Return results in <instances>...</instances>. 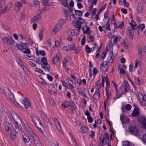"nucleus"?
<instances>
[{
  "instance_id": "f257e3e1",
  "label": "nucleus",
  "mask_w": 146,
  "mask_h": 146,
  "mask_svg": "<svg viewBox=\"0 0 146 146\" xmlns=\"http://www.w3.org/2000/svg\"><path fill=\"white\" fill-rule=\"evenodd\" d=\"M78 19L79 20H77L74 23V25L76 28L80 29V28L81 27L82 25H83L84 26L86 25V22L84 19H82L81 17H79Z\"/></svg>"
},
{
  "instance_id": "f03ea898",
  "label": "nucleus",
  "mask_w": 146,
  "mask_h": 146,
  "mask_svg": "<svg viewBox=\"0 0 146 146\" xmlns=\"http://www.w3.org/2000/svg\"><path fill=\"white\" fill-rule=\"evenodd\" d=\"M3 41L7 44L11 45H13L15 42L13 38L10 37H4L3 39Z\"/></svg>"
},
{
  "instance_id": "7ed1b4c3",
  "label": "nucleus",
  "mask_w": 146,
  "mask_h": 146,
  "mask_svg": "<svg viewBox=\"0 0 146 146\" xmlns=\"http://www.w3.org/2000/svg\"><path fill=\"white\" fill-rule=\"evenodd\" d=\"M138 97L141 104L143 106L145 105L146 102V95L143 96L141 93L139 92L138 94Z\"/></svg>"
},
{
  "instance_id": "20e7f679",
  "label": "nucleus",
  "mask_w": 146,
  "mask_h": 146,
  "mask_svg": "<svg viewBox=\"0 0 146 146\" xmlns=\"http://www.w3.org/2000/svg\"><path fill=\"white\" fill-rule=\"evenodd\" d=\"M109 62L107 61L103 62L101 64L100 66V70L103 72L107 71L108 67Z\"/></svg>"
},
{
  "instance_id": "39448f33",
  "label": "nucleus",
  "mask_w": 146,
  "mask_h": 146,
  "mask_svg": "<svg viewBox=\"0 0 146 146\" xmlns=\"http://www.w3.org/2000/svg\"><path fill=\"white\" fill-rule=\"evenodd\" d=\"M138 121L143 125V127H146V117L142 116L141 117H138Z\"/></svg>"
},
{
  "instance_id": "423d86ee",
  "label": "nucleus",
  "mask_w": 146,
  "mask_h": 146,
  "mask_svg": "<svg viewBox=\"0 0 146 146\" xmlns=\"http://www.w3.org/2000/svg\"><path fill=\"white\" fill-rule=\"evenodd\" d=\"M23 5L22 3L20 2H17L14 4V9L15 11L18 13L20 11Z\"/></svg>"
},
{
  "instance_id": "0eeeda50",
  "label": "nucleus",
  "mask_w": 146,
  "mask_h": 146,
  "mask_svg": "<svg viewBox=\"0 0 146 146\" xmlns=\"http://www.w3.org/2000/svg\"><path fill=\"white\" fill-rule=\"evenodd\" d=\"M129 131L132 134L136 135L138 133V131L137 130V128L135 126H131L129 128Z\"/></svg>"
},
{
  "instance_id": "6e6552de",
  "label": "nucleus",
  "mask_w": 146,
  "mask_h": 146,
  "mask_svg": "<svg viewBox=\"0 0 146 146\" xmlns=\"http://www.w3.org/2000/svg\"><path fill=\"white\" fill-rule=\"evenodd\" d=\"M3 90L5 94L8 96L10 98H12L13 97V95L11 92L7 87H4L3 89Z\"/></svg>"
},
{
  "instance_id": "1a4fd4ad",
  "label": "nucleus",
  "mask_w": 146,
  "mask_h": 146,
  "mask_svg": "<svg viewBox=\"0 0 146 146\" xmlns=\"http://www.w3.org/2000/svg\"><path fill=\"white\" fill-rule=\"evenodd\" d=\"M23 102L26 108L28 109L30 107L31 104L27 98H25L23 100Z\"/></svg>"
},
{
  "instance_id": "9d476101",
  "label": "nucleus",
  "mask_w": 146,
  "mask_h": 146,
  "mask_svg": "<svg viewBox=\"0 0 146 146\" xmlns=\"http://www.w3.org/2000/svg\"><path fill=\"white\" fill-rule=\"evenodd\" d=\"M85 26V27H82V29L84 34H88L89 35L90 34L91 31L90 30L89 27L87 26L86 25Z\"/></svg>"
},
{
  "instance_id": "9b49d317",
  "label": "nucleus",
  "mask_w": 146,
  "mask_h": 146,
  "mask_svg": "<svg viewBox=\"0 0 146 146\" xmlns=\"http://www.w3.org/2000/svg\"><path fill=\"white\" fill-rule=\"evenodd\" d=\"M26 45L25 43H22L21 44H17L16 46L18 49L22 50L26 49L27 48Z\"/></svg>"
},
{
  "instance_id": "f8f14e48",
  "label": "nucleus",
  "mask_w": 146,
  "mask_h": 146,
  "mask_svg": "<svg viewBox=\"0 0 146 146\" xmlns=\"http://www.w3.org/2000/svg\"><path fill=\"white\" fill-rule=\"evenodd\" d=\"M140 113L139 108H135L132 113V115L133 117L138 116Z\"/></svg>"
},
{
  "instance_id": "ddd939ff",
  "label": "nucleus",
  "mask_w": 146,
  "mask_h": 146,
  "mask_svg": "<svg viewBox=\"0 0 146 146\" xmlns=\"http://www.w3.org/2000/svg\"><path fill=\"white\" fill-rule=\"evenodd\" d=\"M129 84L127 82L125 81L123 83V87L124 90L125 92H127L129 90Z\"/></svg>"
},
{
  "instance_id": "4468645a",
  "label": "nucleus",
  "mask_w": 146,
  "mask_h": 146,
  "mask_svg": "<svg viewBox=\"0 0 146 146\" xmlns=\"http://www.w3.org/2000/svg\"><path fill=\"white\" fill-rule=\"evenodd\" d=\"M127 33L129 36L130 37L131 39H132L134 35V32L133 31H131L130 27H128L127 29Z\"/></svg>"
},
{
  "instance_id": "2eb2a0df",
  "label": "nucleus",
  "mask_w": 146,
  "mask_h": 146,
  "mask_svg": "<svg viewBox=\"0 0 146 146\" xmlns=\"http://www.w3.org/2000/svg\"><path fill=\"white\" fill-rule=\"evenodd\" d=\"M94 98L96 100H98L100 98V94L98 90L95 91L93 96Z\"/></svg>"
},
{
  "instance_id": "dca6fc26",
  "label": "nucleus",
  "mask_w": 146,
  "mask_h": 146,
  "mask_svg": "<svg viewBox=\"0 0 146 146\" xmlns=\"http://www.w3.org/2000/svg\"><path fill=\"white\" fill-rule=\"evenodd\" d=\"M69 109L73 112L75 111L76 109V106H75V104L74 102L71 101L70 102L69 105Z\"/></svg>"
},
{
  "instance_id": "f3484780",
  "label": "nucleus",
  "mask_w": 146,
  "mask_h": 146,
  "mask_svg": "<svg viewBox=\"0 0 146 146\" xmlns=\"http://www.w3.org/2000/svg\"><path fill=\"white\" fill-rule=\"evenodd\" d=\"M107 17L108 21L106 24L107 26L106 29L110 30L111 29L110 27V24L109 23V21L110 20V17H108L107 14H105L104 15V18H106Z\"/></svg>"
},
{
  "instance_id": "a211bd4d",
  "label": "nucleus",
  "mask_w": 146,
  "mask_h": 146,
  "mask_svg": "<svg viewBox=\"0 0 146 146\" xmlns=\"http://www.w3.org/2000/svg\"><path fill=\"white\" fill-rule=\"evenodd\" d=\"M120 118L122 123H127L128 122L129 120L128 118L122 115H120Z\"/></svg>"
},
{
  "instance_id": "6ab92c4d",
  "label": "nucleus",
  "mask_w": 146,
  "mask_h": 146,
  "mask_svg": "<svg viewBox=\"0 0 146 146\" xmlns=\"http://www.w3.org/2000/svg\"><path fill=\"white\" fill-rule=\"evenodd\" d=\"M40 16L38 15H36V16L33 18L31 20V23H33L35 22L38 21L40 19Z\"/></svg>"
},
{
  "instance_id": "aec40b11",
  "label": "nucleus",
  "mask_w": 146,
  "mask_h": 146,
  "mask_svg": "<svg viewBox=\"0 0 146 146\" xmlns=\"http://www.w3.org/2000/svg\"><path fill=\"white\" fill-rule=\"evenodd\" d=\"M17 125L16 124L13 123L12 125V126L14 130L15 133H17L19 131V126L17 124Z\"/></svg>"
},
{
  "instance_id": "412c9836",
  "label": "nucleus",
  "mask_w": 146,
  "mask_h": 146,
  "mask_svg": "<svg viewBox=\"0 0 146 146\" xmlns=\"http://www.w3.org/2000/svg\"><path fill=\"white\" fill-rule=\"evenodd\" d=\"M13 5V3H9L8 4L6 5L5 8V10L8 12L9 11L12 7Z\"/></svg>"
},
{
  "instance_id": "4be33fe9",
  "label": "nucleus",
  "mask_w": 146,
  "mask_h": 146,
  "mask_svg": "<svg viewBox=\"0 0 146 146\" xmlns=\"http://www.w3.org/2000/svg\"><path fill=\"white\" fill-rule=\"evenodd\" d=\"M36 54L38 56L40 55L42 56H45V53L44 51L43 50H38V49H36Z\"/></svg>"
},
{
  "instance_id": "5701e85b",
  "label": "nucleus",
  "mask_w": 146,
  "mask_h": 146,
  "mask_svg": "<svg viewBox=\"0 0 146 146\" xmlns=\"http://www.w3.org/2000/svg\"><path fill=\"white\" fill-rule=\"evenodd\" d=\"M60 27L58 25H56L54 28L53 30L55 33H57L60 30Z\"/></svg>"
},
{
  "instance_id": "b1692460",
  "label": "nucleus",
  "mask_w": 146,
  "mask_h": 146,
  "mask_svg": "<svg viewBox=\"0 0 146 146\" xmlns=\"http://www.w3.org/2000/svg\"><path fill=\"white\" fill-rule=\"evenodd\" d=\"M113 55V53L112 52H110L108 58L109 59L111 62H113V60L114 56Z\"/></svg>"
},
{
  "instance_id": "393cba45",
  "label": "nucleus",
  "mask_w": 146,
  "mask_h": 146,
  "mask_svg": "<svg viewBox=\"0 0 146 146\" xmlns=\"http://www.w3.org/2000/svg\"><path fill=\"white\" fill-rule=\"evenodd\" d=\"M145 28V26L143 24H140L136 27L139 30L142 31Z\"/></svg>"
},
{
  "instance_id": "a878e982",
  "label": "nucleus",
  "mask_w": 146,
  "mask_h": 146,
  "mask_svg": "<svg viewBox=\"0 0 146 146\" xmlns=\"http://www.w3.org/2000/svg\"><path fill=\"white\" fill-rule=\"evenodd\" d=\"M85 50L86 53H89L92 50V48L89 47L88 45H86L85 47Z\"/></svg>"
},
{
  "instance_id": "bb28decb",
  "label": "nucleus",
  "mask_w": 146,
  "mask_h": 146,
  "mask_svg": "<svg viewBox=\"0 0 146 146\" xmlns=\"http://www.w3.org/2000/svg\"><path fill=\"white\" fill-rule=\"evenodd\" d=\"M96 88L98 90L101 88V85L99 80L97 81L96 83Z\"/></svg>"
},
{
  "instance_id": "cd10ccee",
  "label": "nucleus",
  "mask_w": 146,
  "mask_h": 146,
  "mask_svg": "<svg viewBox=\"0 0 146 146\" xmlns=\"http://www.w3.org/2000/svg\"><path fill=\"white\" fill-rule=\"evenodd\" d=\"M41 67L45 70H47L48 72L49 71L50 66L48 64L47 65H44L41 64Z\"/></svg>"
},
{
  "instance_id": "c85d7f7f",
  "label": "nucleus",
  "mask_w": 146,
  "mask_h": 146,
  "mask_svg": "<svg viewBox=\"0 0 146 146\" xmlns=\"http://www.w3.org/2000/svg\"><path fill=\"white\" fill-rule=\"evenodd\" d=\"M41 61L43 63V65H47L48 63H47L46 58V57H43Z\"/></svg>"
},
{
  "instance_id": "c756f323",
  "label": "nucleus",
  "mask_w": 146,
  "mask_h": 146,
  "mask_svg": "<svg viewBox=\"0 0 146 146\" xmlns=\"http://www.w3.org/2000/svg\"><path fill=\"white\" fill-rule=\"evenodd\" d=\"M61 105L62 106L64 107V108H65L69 106L70 104L68 102H64L63 103H62Z\"/></svg>"
},
{
  "instance_id": "7c9ffc66",
  "label": "nucleus",
  "mask_w": 146,
  "mask_h": 146,
  "mask_svg": "<svg viewBox=\"0 0 146 146\" xmlns=\"http://www.w3.org/2000/svg\"><path fill=\"white\" fill-rule=\"evenodd\" d=\"M75 14L77 15L82 16V15L83 13L81 11L75 10Z\"/></svg>"
},
{
  "instance_id": "2f4dec72",
  "label": "nucleus",
  "mask_w": 146,
  "mask_h": 146,
  "mask_svg": "<svg viewBox=\"0 0 146 146\" xmlns=\"http://www.w3.org/2000/svg\"><path fill=\"white\" fill-rule=\"evenodd\" d=\"M41 2L42 5L44 6H48L49 4L48 3V1L46 0H42Z\"/></svg>"
},
{
  "instance_id": "473e14b6",
  "label": "nucleus",
  "mask_w": 146,
  "mask_h": 146,
  "mask_svg": "<svg viewBox=\"0 0 146 146\" xmlns=\"http://www.w3.org/2000/svg\"><path fill=\"white\" fill-rule=\"evenodd\" d=\"M56 125L57 127V129L60 131V132L61 133L62 132L63 133L62 131L61 132V125L59 122L56 123Z\"/></svg>"
},
{
  "instance_id": "72a5a7b5",
  "label": "nucleus",
  "mask_w": 146,
  "mask_h": 146,
  "mask_svg": "<svg viewBox=\"0 0 146 146\" xmlns=\"http://www.w3.org/2000/svg\"><path fill=\"white\" fill-rule=\"evenodd\" d=\"M143 7L141 4H138L137 8V10L139 13H141L142 11Z\"/></svg>"
},
{
  "instance_id": "f704fd0d",
  "label": "nucleus",
  "mask_w": 146,
  "mask_h": 146,
  "mask_svg": "<svg viewBox=\"0 0 146 146\" xmlns=\"http://www.w3.org/2000/svg\"><path fill=\"white\" fill-rule=\"evenodd\" d=\"M23 138L25 142H28L30 140V139L29 137L26 135H24Z\"/></svg>"
},
{
  "instance_id": "c9c22d12",
  "label": "nucleus",
  "mask_w": 146,
  "mask_h": 146,
  "mask_svg": "<svg viewBox=\"0 0 146 146\" xmlns=\"http://www.w3.org/2000/svg\"><path fill=\"white\" fill-rule=\"evenodd\" d=\"M59 56L57 55L56 57H54L53 60V62L54 64L56 63L59 60Z\"/></svg>"
},
{
  "instance_id": "e433bc0d",
  "label": "nucleus",
  "mask_w": 146,
  "mask_h": 146,
  "mask_svg": "<svg viewBox=\"0 0 146 146\" xmlns=\"http://www.w3.org/2000/svg\"><path fill=\"white\" fill-rule=\"evenodd\" d=\"M20 76L23 81L25 83L27 82V79L25 78L24 76L22 73H20Z\"/></svg>"
},
{
  "instance_id": "4c0bfd02",
  "label": "nucleus",
  "mask_w": 146,
  "mask_h": 146,
  "mask_svg": "<svg viewBox=\"0 0 146 146\" xmlns=\"http://www.w3.org/2000/svg\"><path fill=\"white\" fill-rule=\"evenodd\" d=\"M138 55H139V57L141 58H142V49L140 48H138Z\"/></svg>"
},
{
  "instance_id": "58836bf2",
  "label": "nucleus",
  "mask_w": 146,
  "mask_h": 146,
  "mask_svg": "<svg viewBox=\"0 0 146 146\" xmlns=\"http://www.w3.org/2000/svg\"><path fill=\"white\" fill-rule=\"evenodd\" d=\"M75 48V45L72 44L69 46V49L70 50H74Z\"/></svg>"
},
{
  "instance_id": "ea45409f",
  "label": "nucleus",
  "mask_w": 146,
  "mask_h": 146,
  "mask_svg": "<svg viewBox=\"0 0 146 146\" xmlns=\"http://www.w3.org/2000/svg\"><path fill=\"white\" fill-rule=\"evenodd\" d=\"M30 135L33 137V140L35 141H36V140H37V138L35 134L33 132H31V133H30Z\"/></svg>"
},
{
  "instance_id": "a19ab883",
  "label": "nucleus",
  "mask_w": 146,
  "mask_h": 146,
  "mask_svg": "<svg viewBox=\"0 0 146 146\" xmlns=\"http://www.w3.org/2000/svg\"><path fill=\"white\" fill-rule=\"evenodd\" d=\"M39 3V1L38 0H35L33 1V4L32 5V6L34 7H35L37 5H38Z\"/></svg>"
},
{
  "instance_id": "79ce46f5",
  "label": "nucleus",
  "mask_w": 146,
  "mask_h": 146,
  "mask_svg": "<svg viewBox=\"0 0 146 146\" xmlns=\"http://www.w3.org/2000/svg\"><path fill=\"white\" fill-rule=\"evenodd\" d=\"M106 51L104 50L103 54H102V55L101 57V59H104L106 57Z\"/></svg>"
},
{
  "instance_id": "37998d69",
  "label": "nucleus",
  "mask_w": 146,
  "mask_h": 146,
  "mask_svg": "<svg viewBox=\"0 0 146 146\" xmlns=\"http://www.w3.org/2000/svg\"><path fill=\"white\" fill-rule=\"evenodd\" d=\"M120 65L118 67V69L120 70V74L121 73L123 74H125V70L122 68H120Z\"/></svg>"
},
{
  "instance_id": "c03bdc74",
  "label": "nucleus",
  "mask_w": 146,
  "mask_h": 146,
  "mask_svg": "<svg viewBox=\"0 0 146 146\" xmlns=\"http://www.w3.org/2000/svg\"><path fill=\"white\" fill-rule=\"evenodd\" d=\"M127 110L129 111L131 110L132 108V106L130 104H127L125 106Z\"/></svg>"
},
{
  "instance_id": "a18cd8bd",
  "label": "nucleus",
  "mask_w": 146,
  "mask_h": 146,
  "mask_svg": "<svg viewBox=\"0 0 146 146\" xmlns=\"http://www.w3.org/2000/svg\"><path fill=\"white\" fill-rule=\"evenodd\" d=\"M5 129L8 132H11V127L8 125H6L5 126Z\"/></svg>"
},
{
  "instance_id": "49530a36",
  "label": "nucleus",
  "mask_w": 146,
  "mask_h": 146,
  "mask_svg": "<svg viewBox=\"0 0 146 146\" xmlns=\"http://www.w3.org/2000/svg\"><path fill=\"white\" fill-rule=\"evenodd\" d=\"M123 146H131L129 142L128 141H125L123 143Z\"/></svg>"
},
{
  "instance_id": "de8ad7c7",
  "label": "nucleus",
  "mask_w": 146,
  "mask_h": 146,
  "mask_svg": "<svg viewBox=\"0 0 146 146\" xmlns=\"http://www.w3.org/2000/svg\"><path fill=\"white\" fill-rule=\"evenodd\" d=\"M142 139L144 143H146V133L143 135Z\"/></svg>"
},
{
  "instance_id": "09e8293b",
  "label": "nucleus",
  "mask_w": 146,
  "mask_h": 146,
  "mask_svg": "<svg viewBox=\"0 0 146 146\" xmlns=\"http://www.w3.org/2000/svg\"><path fill=\"white\" fill-rule=\"evenodd\" d=\"M81 129L84 132H87L88 130V129L85 127H82Z\"/></svg>"
},
{
  "instance_id": "8fccbe9b",
  "label": "nucleus",
  "mask_w": 146,
  "mask_h": 146,
  "mask_svg": "<svg viewBox=\"0 0 146 146\" xmlns=\"http://www.w3.org/2000/svg\"><path fill=\"white\" fill-rule=\"evenodd\" d=\"M124 23L123 21H122L119 25L116 27V28H119L120 29H122L124 26Z\"/></svg>"
},
{
  "instance_id": "3c124183",
  "label": "nucleus",
  "mask_w": 146,
  "mask_h": 146,
  "mask_svg": "<svg viewBox=\"0 0 146 146\" xmlns=\"http://www.w3.org/2000/svg\"><path fill=\"white\" fill-rule=\"evenodd\" d=\"M17 133H13V132H11V138L12 139H14L15 138L16 135Z\"/></svg>"
},
{
  "instance_id": "603ef678",
  "label": "nucleus",
  "mask_w": 146,
  "mask_h": 146,
  "mask_svg": "<svg viewBox=\"0 0 146 146\" xmlns=\"http://www.w3.org/2000/svg\"><path fill=\"white\" fill-rule=\"evenodd\" d=\"M135 82L138 84L139 85H140L141 84V82L139 80L138 78H135Z\"/></svg>"
},
{
  "instance_id": "864d4df0",
  "label": "nucleus",
  "mask_w": 146,
  "mask_h": 146,
  "mask_svg": "<svg viewBox=\"0 0 146 146\" xmlns=\"http://www.w3.org/2000/svg\"><path fill=\"white\" fill-rule=\"evenodd\" d=\"M36 70H35L36 71L41 73L43 74H45V73H44V72L42 70L38 69L37 68H36Z\"/></svg>"
},
{
  "instance_id": "5fc2aeb1",
  "label": "nucleus",
  "mask_w": 146,
  "mask_h": 146,
  "mask_svg": "<svg viewBox=\"0 0 146 146\" xmlns=\"http://www.w3.org/2000/svg\"><path fill=\"white\" fill-rule=\"evenodd\" d=\"M23 52L27 54H30L31 53V51L30 49L28 48L26 49L25 50L23 51Z\"/></svg>"
},
{
  "instance_id": "6e6d98bb",
  "label": "nucleus",
  "mask_w": 146,
  "mask_h": 146,
  "mask_svg": "<svg viewBox=\"0 0 146 146\" xmlns=\"http://www.w3.org/2000/svg\"><path fill=\"white\" fill-rule=\"evenodd\" d=\"M85 36H84L83 37L81 41V44L82 45H83L85 43Z\"/></svg>"
},
{
  "instance_id": "4d7b16f0",
  "label": "nucleus",
  "mask_w": 146,
  "mask_h": 146,
  "mask_svg": "<svg viewBox=\"0 0 146 146\" xmlns=\"http://www.w3.org/2000/svg\"><path fill=\"white\" fill-rule=\"evenodd\" d=\"M120 37L119 38V37L117 36H116L114 39L113 42L115 44H116L117 42L118 41V40H120Z\"/></svg>"
},
{
  "instance_id": "13d9d810",
  "label": "nucleus",
  "mask_w": 146,
  "mask_h": 146,
  "mask_svg": "<svg viewBox=\"0 0 146 146\" xmlns=\"http://www.w3.org/2000/svg\"><path fill=\"white\" fill-rule=\"evenodd\" d=\"M5 4V0H2L0 2V7H1Z\"/></svg>"
},
{
  "instance_id": "bf43d9fd",
  "label": "nucleus",
  "mask_w": 146,
  "mask_h": 146,
  "mask_svg": "<svg viewBox=\"0 0 146 146\" xmlns=\"http://www.w3.org/2000/svg\"><path fill=\"white\" fill-rule=\"evenodd\" d=\"M88 121L90 123H92L93 121V118L90 116L88 117Z\"/></svg>"
},
{
  "instance_id": "052dcab7",
  "label": "nucleus",
  "mask_w": 146,
  "mask_h": 146,
  "mask_svg": "<svg viewBox=\"0 0 146 146\" xmlns=\"http://www.w3.org/2000/svg\"><path fill=\"white\" fill-rule=\"evenodd\" d=\"M47 77L48 80L50 81H52L53 80V78L49 74H48L47 75Z\"/></svg>"
},
{
  "instance_id": "680f3d73",
  "label": "nucleus",
  "mask_w": 146,
  "mask_h": 146,
  "mask_svg": "<svg viewBox=\"0 0 146 146\" xmlns=\"http://www.w3.org/2000/svg\"><path fill=\"white\" fill-rule=\"evenodd\" d=\"M97 72L98 70L97 69L95 68H94L93 70V75H96Z\"/></svg>"
},
{
  "instance_id": "e2e57ef3",
  "label": "nucleus",
  "mask_w": 146,
  "mask_h": 146,
  "mask_svg": "<svg viewBox=\"0 0 146 146\" xmlns=\"http://www.w3.org/2000/svg\"><path fill=\"white\" fill-rule=\"evenodd\" d=\"M68 82L69 83L70 85H72V84H76V83L72 81V80H70V79H68Z\"/></svg>"
},
{
  "instance_id": "0e129e2a",
  "label": "nucleus",
  "mask_w": 146,
  "mask_h": 146,
  "mask_svg": "<svg viewBox=\"0 0 146 146\" xmlns=\"http://www.w3.org/2000/svg\"><path fill=\"white\" fill-rule=\"evenodd\" d=\"M47 43L48 47H50L51 46V43L50 39L47 40Z\"/></svg>"
},
{
  "instance_id": "69168bd1",
  "label": "nucleus",
  "mask_w": 146,
  "mask_h": 146,
  "mask_svg": "<svg viewBox=\"0 0 146 146\" xmlns=\"http://www.w3.org/2000/svg\"><path fill=\"white\" fill-rule=\"evenodd\" d=\"M89 35L90 36L89 37V38L90 39V42L94 40V37L93 36L90 35V34Z\"/></svg>"
},
{
  "instance_id": "338daca9",
  "label": "nucleus",
  "mask_w": 146,
  "mask_h": 146,
  "mask_svg": "<svg viewBox=\"0 0 146 146\" xmlns=\"http://www.w3.org/2000/svg\"><path fill=\"white\" fill-rule=\"evenodd\" d=\"M62 83L63 86H64V87H65L66 88H68V86L66 82L62 81Z\"/></svg>"
},
{
  "instance_id": "774afa93",
  "label": "nucleus",
  "mask_w": 146,
  "mask_h": 146,
  "mask_svg": "<svg viewBox=\"0 0 146 146\" xmlns=\"http://www.w3.org/2000/svg\"><path fill=\"white\" fill-rule=\"evenodd\" d=\"M121 11L124 14H126L127 13V10L126 9L122 8L121 9Z\"/></svg>"
}]
</instances>
